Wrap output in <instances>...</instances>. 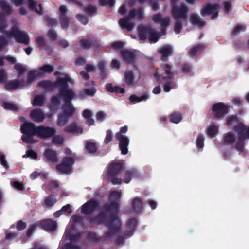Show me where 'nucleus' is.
I'll return each instance as SVG.
<instances>
[{"label": "nucleus", "instance_id": "nucleus-1", "mask_svg": "<svg viewBox=\"0 0 249 249\" xmlns=\"http://www.w3.org/2000/svg\"><path fill=\"white\" fill-rule=\"evenodd\" d=\"M68 82L72 83L71 78L68 76L59 79L55 86L61 89V93L59 96L53 97L52 99V103L53 105L58 103L60 99L64 100L65 102L62 108V112L58 119L57 124L59 126L64 125L68 122L69 118L72 116L76 111L75 107L71 103L74 93L71 90L67 89Z\"/></svg>", "mask_w": 249, "mask_h": 249}, {"label": "nucleus", "instance_id": "nucleus-2", "mask_svg": "<svg viewBox=\"0 0 249 249\" xmlns=\"http://www.w3.org/2000/svg\"><path fill=\"white\" fill-rule=\"evenodd\" d=\"M227 124L229 125L236 124L232 132H229L225 135L224 142L226 144H230L235 142L237 150L239 152L243 151L244 148V141L247 138H249V127L246 126L243 124L237 123V117L234 116L229 117Z\"/></svg>", "mask_w": 249, "mask_h": 249}, {"label": "nucleus", "instance_id": "nucleus-3", "mask_svg": "<svg viewBox=\"0 0 249 249\" xmlns=\"http://www.w3.org/2000/svg\"><path fill=\"white\" fill-rule=\"evenodd\" d=\"M21 131L23 134L22 141L26 143H33L35 142L33 136H36L43 138L49 137L55 133V130L49 127H36L33 123H27L21 125Z\"/></svg>", "mask_w": 249, "mask_h": 249}, {"label": "nucleus", "instance_id": "nucleus-4", "mask_svg": "<svg viewBox=\"0 0 249 249\" xmlns=\"http://www.w3.org/2000/svg\"><path fill=\"white\" fill-rule=\"evenodd\" d=\"M81 218L76 215L73 216L72 223L69 224L66 230L64 237L60 242V246L58 249H81L75 244L78 235L74 227L80 224Z\"/></svg>", "mask_w": 249, "mask_h": 249}, {"label": "nucleus", "instance_id": "nucleus-5", "mask_svg": "<svg viewBox=\"0 0 249 249\" xmlns=\"http://www.w3.org/2000/svg\"><path fill=\"white\" fill-rule=\"evenodd\" d=\"M163 71L160 73L157 71L154 74L155 78L159 83H163V90L165 92H169L176 86V83L172 80L174 74L171 71V67L168 64L162 66Z\"/></svg>", "mask_w": 249, "mask_h": 249}, {"label": "nucleus", "instance_id": "nucleus-6", "mask_svg": "<svg viewBox=\"0 0 249 249\" xmlns=\"http://www.w3.org/2000/svg\"><path fill=\"white\" fill-rule=\"evenodd\" d=\"M11 38H14L17 42L27 45L29 37L27 34L21 31L18 26L13 27L6 36H0V50L5 46Z\"/></svg>", "mask_w": 249, "mask_h": 249}, {"label": "nucleus", "instance_id": "nucleus-7", "mask_svg": "<svg viewBox=\"0 0 249 249\" xmlns=\"http://www.w3.org/2000/svg\"><path fill=\"white\" fill-rule=\"evenodd\" d=\"M65 156L60 163L56 166L57 170L62 173L69 174L71 172L74 162L75 156L69 148L65 149Z\"/></svg>", "mask_w": 249, "mask_h": 249}, {"label": "nucleus", "instance_id": "nucleus-8", "mask_svg": "<svg viewBox=\"0 0 249 249\" xmlns=\"http://www.w3.org/2000/svg\"><path fill=\"white\" fill-rule=\"evenodd\" d=\"M121 197V192L118 191H113L110 196V200L113 201L107 208L106 214L101 213L97 219L98 223H101L106 221V215L111 213L116 214L118 212V203L116 202Z\"/></svg>", "mask_w": 249, "mask_h": 249}, {"label": "nucleus", "instance_id": "nucleus-9", "mask_svg": "<svg viewBox=\"0 0 249 249\" xmlns=\"http://www.w3.org/2000/svg\"><path fill=\"white\" fill-rule=\"evenodd\" d=\"M186 13V9L184 5H181L179 7H174L173 8V15L176 20L174 31L176 34L180 32L182 28L181 22L185 18Z\"/></svg>", "mask_w": 249, "mask_h": 249}, {"label": "nucleus", "instance_id": "nucleus-10", "mask_svg": "<svg viewBox=\"0 0 249 249\" xmlns=\"http://www.w3.org/2000/svg\"><path fill=\"white\" fill-rule=\"evenodd\" d=\"M128 130V127L126 126L120 128V131L116 133V138L119 141V148L122 154L125 155L128 152L127 147L129 144V139L122 134L125 133Z\"/></svg>", "mask_w": 249, "mask_h": 249}, {"label": "nucleus", "instance_id": "nucleus-11", "mask_svg": "<svg viewBox=\"0 0 249 249\" xmlns=\"http://www.w3.org/2000/svg\"><path fill=\"white\" fill-rule=\"evenodd\" d=\"M143 15V12L142 9H138L134 11H131L128 17L123 18L120 20V26L123 28L126 29L128 31H130L133 28V23L131 22V18L133 17L140 19Z\"/></svg>", "mask_w": 249, "mask_h": 249}, {"label": "nucleus", "instance_id": "nucleus-12", "mask_svg": "<svg viewBox=\"0 0 249 249\" xmlns=\"http://www.w3.org/2000/svg\"><path fill=\"white\" fill-rule=\"evenodd\" d=\"M138 32L141 39L144 40L148 38L151 43L156 42L160 37L152 29L148 27H141L139 28Z\"/></svg>", "mask_w": 249, "mask_h": 249}, {"label": "nucleus", "instance_id": "nucleus-13", "mask_svg": "<svg viewBox=\"0 0 249 249\" xmlns=\"http://www.w3.org/2000/svg\"><path fill=\"white\" fill-rule=\"evenodd\" d=\"M140 77V72L138 68L132 66L124 71V81L125 85L130 86L134 84L136 78Z\"/></svg>", "mask_w": 249, "mask_h": 249}, {"label": "nucleus", "instance_id": "nucleus-14", "mask_svg": "<svg viewBox=\"0 0 249 249\" xmlns=\"http://www.w3.org/2000/svg\"><path fill=\"white\" fill-rule=\"evenodd\" d=\"M107 225L108 227V232L107 236L110 237L111 234L117 232L119 230L121 223L119 219L116 215H111L110 217L107 221Z\"/></svg>", "mask_w": 249, "mask_h": 249}, {"label": "nucleus", "instance_id": "nucleus-15", "mask_svg": "<svg viewBox=\"0 0 249 249\" xmlns=\"http://www.w3.org/2000/svg\"><path fill=\"white\" fill-rule=\"evenodd\" d=\"M121 169V165L120 164L114 163H111L108 167L107 176L113 184H119L122 182L120 178L115 177Z\"/></svg>", "mask_w": 249, "mask_h": 249}, {"label": "nucleus", "instance_id": "nucleus-16", "mask_svg": "<svg viewBox=\"0 0 249 249\" xmlns=\"http://www.w3.org/2000/svg\"><path fill=\"white\" fill-rule=\"evenodd\" d=\"M212 109L214 117L218 119L223 117L228 113V107L220 102L213 105Z\"/></svg>", "mask_w": 249, "mask_h": 249}, {"label": "nucleus", "instance_id": "nucleus-17", "mask_svg": "<svg viewBox=\"0 0 249 249\" xmlns=\"http://www.w3.org/2000/svg\"><path fill=\"white\" fill-rule=\"evenodd\" d=\"M53 67L50 65H44L39 70V71H31L28 75L29 82L34 80L40 74L49 73L53 71Z\"/></svg>", "mask_w": 249, "mask_h": 249}, {"label": "nucleus", "instance_id": "nucleus-18", "mask_svg": "<svg viewBox=\"0 0 249 249\" xmlns=\"http://www.w3.org/2000/svg\"><path fill=\"white\" fill-rule=\"evenodd\" d=\"M0 9L5 13L10 14L11 9L4 0H0ZM7 27L5 21L0 17V32H2Z\"/></svg>", "mask_w": 249, "mask_h": 249}, {"label": "nucleus", "instance_id": "nucleus-19", "mask_svg": "<svg viewBox=\"0 0 249 249\" xmlns=\"http://www.w3.org/2000/svg\"><path fill=\"white\" fill-rule=\"evenodd\" d=\"M218 6L216 4H207L201 10L202 15H212V19L217 17L218 15Z\"/></svg>", "mask_w": 249, "mask_h": 249}, {"label": "nucleus", "instance_id": "nucleus-20", "mask_svg": "<svg viewBox=\"0 0 249 249\" xmlns=\"http://www.w3.org/2000/svg\"><path fill=\"white\" fill-rule=\"evenodd\" d=\"M43 155L46 160L50 162L55 163L59 159L56 152L52 149H47Z\"/></svg>", "mask_w": 249, "mask_h": 249}, {"label": "nucleus", "instance_id": "nucleus-21", "mask_svg": "<svg viewBox=\"0 0 249 249\" xmlns=\"http://www.w3.org/2000/svg\"><path fill=\"white\" fill-rule=\"evenodd\" d=\"M98 206V202L95 200L90 201L82 206L81 212L84 214H88Z\"/></svg>", "mask_w": 249, "mask_h": 249}, {"label": "nucleus", "instance_id": "nucleus-22", "mask_svg": "<svg viewBox=\"0 0 249 249\" xmlns=\"http://www.w3.org/2000/svg\"><path fill=\"white\" fill-rule=\"evenodd\" d=\"M41 227L47 231H54L57 227L56 222L50 219L44 220L41 222Z\"/></svg>", "mask_w": 249, "mask_h": 249}, {"label": "nucleus", "instance_id": "nucleus-23", "mask_svg": "<svg viewBox=\"0 0 249 249\" xmlns=\"http://www.w3.org/2000/svg\"><path fill=\"white\" fill-rule=\"evenodd\" d=\"M173 48L171 45H168L162 47L159 50V53L161 54L162 59L165 60L172 53Z\"/></svg>", "mask_w": 249, "mask_h": 249}, {"label": "nucleus", "instance_id": "nucleus-24", "mask_svg": "<svg viewBox=\"0 0 249 249\" xmlns=\"http://www.w3.org/2000/svg\"><path fill=\"white\" fill-rule=\"evenodd\" d=\"M136 51H130L124 50L121 53V55L127 63H131L135 58Z\"/></svg>", "mask_w": 249, "mask_h": 249}, {"label": "nucleus", "instance_id": "nucleus-25", "mask_svg": "<svg viewBox=\"0 0 249 249\" xmlns=\"http://www.w3.org/2000/svg\"><path fill=\"white\" fill-rule=\"evenodd\" d=\"M153 20L156 23H160L161 26L163 29L167 27L169 25L170 21V19L169 18H165L162 19L161 15L160 14H157L155 15L153 17Z\"/></svg>", "mask_w": 249, "mask_h": 249}, {"label": "nucleus", "instance_id": "nucleus-26", "mask_svg": "<svg viewBox=\"0 0 249 249\" xmlns=\"http://www.w3.org/2000/svg\"><path fill=\"white\" fill-rule=\"evenodd\" d=\"M32 119L36 122H42L44 119V115L40 109H35L30 114Z\"/></svg>", "mask_w": 249, "mask_h": 249}, {"label": "nucleus", "instance_id": "nucleus-27", "mask_svg": "<svg viewBox=\"0 0 249 249\" xmlns=\"http://www.w3.org/2000/svg\"><path fill=\"white\" fill-rule=\"evenodd\" d=\"M60 18L61 20V26L63 28H67L68 26V20L65 18V12L66 11V7L64 5H62L60 7Z\"/></svg>", "mask_w": 249, "mask_h": 249}, {"label": "nucleus", "instance_id": "nucleus-28", "mask_svg": "<svg viewBox=\"0 0 249 249\" xmlns=\"http://www.w3.org/2000/svg\"><path fill=\"white\" fill-rule=\"evenodd\" d=\"M65 131L73 134L81 133L83 131L82 129L77 125L75 123H72L67 126L65 128Z\"/></svg>", "mask_w": 249, "mask_h": 249}, {"label": "nucleus", "instance_id": "nucleus-29", "mask_svg": "<svg viewBox=\"0 0 249 249\" xmlns=\"http://www.w3.org/2000/svg\"><path fill=\"white\" fill-rule=\"evenodd\" d=\"M149 98L150 95L147 93H144L140 97L132 95L129 97V101L131 103H137L142 101H145Z\"/></svg>", "mask_w": 249, "mask_h": 249}, {"label": "nucleus", "instance_id": "nucleus-30", "mask_svg": "<svg viewBox=\"0 0 249 249\" xmlns=\"http://www.w3.org/2000/svg\"><path fill=\"white\" fill-rule=\"evenodd\" d=\"M29 7L32 10H34L37 13L40 14L42 12V7L40 4L37 5V3L34 0H29Z\"/></svg>", "mask_w": 249, "mask_h": 249}, {"label": "nucleus", "instance_id": "nucleus-31", "mask_svg": "<svg viewBox=\"0 0 249 249\" xmlns=\"http://www.w3.org/2000/svg\"><path fill=\"white\" fill-rule=\"evenodd\" d=\"M91 111L89 109H85L83 112V116L86 119V123L89 125L94 124V120L91 118Z\"/></svg>", "mask_w": 249, "mask_h": 249}, {"label": "nucleus", "instance_id": "nucleus-32", "mask_svg": "<svg viewBox=\"0 0 249 249\" xmlns=\"http://www.w3.org/2000/svg\"><path fill=\"white\" fill-rule=\"evenodd\" d=\"M132 208L135 213H139L141 211L142 208V203L141 199L135 198L132 204Z\"/></svg>", "mask_w": 249, "mask_h": 249}, {"label": "nucleus", "instance_id": "nucleus-33", "mask_svg": "<svg viewBox=\"0 0 249 249\" xmlns=\"http://www.w3.org/2000/svg\"><path fill=\"white\" fill-rule=\"evenodd\" d=\"M218 130L219 127L217 126L211 125L207 128V134L211 138H213L218 133Z\"/></svg>", "mask_w": 249, "mask_h": 249}, {"label": "nucleus", "instance_id": "nucleus-34", "mask_svg": "<svg viewBox=\"0 0 249 249\" xmlns=\"http://www.w3.org/2000/svg\"><path fill=\"white\" fill-rule=\"evenodd\" d=\"M190 20L193 24L197 25L199 27H202L204 25V22L200 20L197 15H192L190 17Z\"/></svg>", "mask_w": 249, "mask_h": 249}, {"label": "nucleus", "instance_id": "nucleus-35", "mask_svg": "<svg viewBox=\"0 0 249 249\" xmlns=\"http://www.w3.org/2000/svg\"><path fill=\"white\" fill-rule=\"evenodd\" d=\"M182 119V115L178 112H175L171 114L170 120V121L174 123L178 124L179 123Z\"/></svg>", "mask_w": 249, "mask_h": 249}, {"label": "nucleus", "instance_id": "nucleus-36", "mask_svg": "<svg viewBox=\"0 0 249 249\" xmlns=\"http://www.w3.org/2000/svg\"><path fill=\"white\" fill-rule=\"evenodd\" d=\"M203 50V47L202 45H197L190 48V55L191 56H195L197 55Z\"/></svg>", "mask_w": 249, "mask_h": 249}, {"label": "nucleus", "instance_id": "nucleus-37", "mask_svg": "<svg viewBox=\"0 0 249 249\" xmlns=\"http://www.w3.org/2000/svg\"><path fill=\"white\" fill-rule=\"evenodd\" d=\"M85 148L86 150L90 153H94L97 150V146L94 142H88L86 144Z\"/></svg>", "mask_w": 249, "mask_h": 249}, {"label": "nucleus", "instance_id": "nucleus-38", "mask_svg": "<svg viewBox=\"0 0 249 249\" xmlns=\"http://www.w3.org/2000/svg\"><path fill=\"white\" fill-rule=\"evenodd\" d=\"M45 102V98L43 96H36L32 102L34 106H41Z\"/></svg>", "mask_w": 249, "mask_h": 249}, {"label": "nucleus", "instance_id": "nucleus-39", "mask_svg": "<svg viewBox=\"0 0 249 249\" xmlns=\"http://www.w3.org/2000/svg\"><path fill=\"white\" fill-rule=\"evenodd\" d=\"M56 202L55 197L53 196H49L44 200V205L48 207H52Z\"/></svg>", "mask_w": 249, "mask_h": 249}, {"label": "nucleus", "instance_id": "nucleus-40", "mask_svg": "<svg viewBox=\"0 0 249 249\" xmlns=\"http://www.w3.org/2000/svg\"><path fill=\"white\" fill-rule=\"evenodd\" d=\"M21 85L18 81H9L6 84L7 88L8 89H15ZM24 84H22V85H24Z\"/></svg>", "mask_w": 249, "mask_h": 249}, {"label": "nucleus", "instance_id": "nucleus-41", "mask_svg": "<svg viewBox=\"0 0 249 249\" xmlns=\"http://www.w3.org/2000/svg\"><path fill=\"white\" fill-rule=\"evenodd\" d=\"M15 69L17 72L20 75H22L23 73L27 71V69L25 66L20 63H17L15 65Z\"/></svg>", "mask_w": 249, "mask_h": 249}, {"label": "nucleus", "instance_id": "nucleus-42", "mask_svg": "<svg viewBox=\"0 0 249 249\" xmlns=\"http://www.w3.org/2000/svg\"><path fill=\"white\" fill-rule=\"evenodd\" d=\"M23 158L30 157L33 159H36L37 158V153L33 150H29L26 152V154L23 155Z\"/></svg>", "mask_w": 249, "mask_h": 249}, {"label": "nucleus", "instance_id": "nucleus-43", "mask_svg": "<svg viewBox=\"0 0 249 249\" xmlns=\"http://www.w3.org/2000/svg\"><path fill=\"white\" fill-rule=\"evenodd\" d=\"M204 137L202 135H199L196 140V146L199 148H202L204 146Z\"/></svg>", "mask_w": 249, "mask_h": 249}, {"label": "nucleus", "instance_id": "nucleus-44", "mask_svg": "<svg viewBox=\"0 0 249 249\" xmlns=\"http://www.w3.org/2000/svg\"><path fill=\"white\" fill-rule=\"evenodd\" d=\"M137 225V220L133 218L131 219L127 223V227L132 232Z\"/></svg>", "mask_w": 249, "mask_h": 249}, {"label": "nucleus", "instance_id": "nucleus-45", "mask_svg": "<svg viewBox=\"0 0 249 249\" xmlns=\"http://www.w3.org/2000/svg\"><path fill=\"white\" fill-rule=\"evenodd\" d=\"M3 107L6 109L11 110H16L17 109V107L16 105L9 102H5L3 104Z\"/></svg>", "mask_w": 249, "mask_h": 249}, {"label": "nucleus", "instance_id": "nucleus-46", "mask_svg": "<svg viewBox=\"0 0 249 249\" xmlns=\"http://www.w3.org/2000/svg\"><path fill=\"white\" fill-rule=\"evenodd\" d=\"M64 137L62 136L56 135L53 137V142L56 144H61L63 142Z\"/></svg>", "mask_w": 249, "mask_h": 249}, {"label": "nucleus", "instance_id": "nucleus-47", "mask_svg": "<svg viewBox=\"0 0 249 249\" xmlns=\"http://www.w3.org/2000/svg\"><path fill=\"white\" fill-rule=\"evenodd\" d=\"M134 173V171H128L126 173V174L124 175V181L125 183H129L131 180V176H132Z\"/></svg>", "mask_w": 249, "mask_h": 249}, {"label": "nucleus", "instance_id": "nucleus-48", "mask_svg": "<svg viewBox=\"0 0 249 249\" xmlns=\"http://www.w3.org/2000/svg\"><path fill=\"white\" fill-rule=\"evenodd\" d=\"M106 117V114L103 111H99L97 113L96 115V120L99 122L103 121Z\"/></svg>", "mask_w": 249, "mask_h": 249}, {"label": "nucleus", "instance_id": "nucleus-49", "mask_svg": "<svg viewBox=\"0 0 249 249\" xmlns=\"http://www.w3.org/2000/svg\"><path fill=\"white\" fill-rule=\"evenodd\" d=\"M58 185L57 183L54 181H50L48 183H46L44 185L45 189H47L48 190H50L53 189V188H55L57 187Z\"/></svg>", "mask_w": 249, "mask_h": 249}, {"label": "nucleus", "instance_id": "nucleus-50", "mask_svg": "<svg viewBox=\"0 0 249 249\" xmlns=\"http://www.w3.org/2000/svg\"><path fill=\"white\" fill-rule=\"evenodd\" d=\"M11 185L18 190H23L24 189L23 184L19 182L15 181L12 182Z\"/></svg>", "mask_w": 249, "mask_h": 249}, {"label": "nucleus", "instance_id": "nucleus-51", "mask_svg": "<svg viewBox=\"0 0 249 249\" xmlns=\"http://www.w3.org/2000/svg\"><path fill=\"white\" fill-rule=\"evenodd\" d=\"M0 163L5 168H7L8 166L5 160V157L2 152H0Z\"/></svg>", "mask_w": 249, "mask_h": 249}, {"label": "nucleus", "instance_id": "nucleus-52", "mask_svg": "<svg viewBox=\"0 0 249 249\" xmlns=\"http://www.w3.org/2000/svg\"><path fill=\"white\" fill-rule=\"evenodd\" d=\"M83 92L85 95H89L92 96L94 95L95 93V90L94 89L92 88L91 89H85L83 91Z\"/></svg>", "mask_w": 249, "mask_h": 249}, {"label": "nucleus", "instance_id": "nucleus-53", "mask_svg": "<svg viewBox=\"0 0 249 249\" xmlns=\"http://www.w3.org/2000/svg\"><path fill=\"white\" fill-rule=\"evenodd\" d=\"M112 132L110 130L107 131L106 133V136L105 139V142L106 143H109L112 140Z\"/></svg>", "mask_w": 249, "mask_h": 249}, {"label": "nucleus", "instance_id": "nucleus-54", "mask_svg": "<svg viewBox=\"0 0 249 249\" xmlns=\"http://www.w3.org/2000/svg\"><path fill=\"white\" fill-rule=\"evenodd\" d=\"M26 226V224L25 222L19 221L17 224L16 228L18 230L20 231L25 229Z\"/></svg>", "mask_w": 249, "mask_h": 249}, {"label": "nucleus", "instance_id": "nucleus-55", "mask_svg": "<svg viewBox=\"0 0 249 249\" xmlns=\"http://www.w3.org/2000/svg\"><path fill=\"white\" fill-rule=\"evenodd\" d=\"M124 43L121 42H113L111 45V47L113 49H118L123 48Z\"/></svg>", "mask_w": 249, "mask_h": 249}, {"label": "nucleus", "instance_id": "nucleus-56", "mask_svg": "<svg viewBox=\"0 0 249 249\" xmlns=\"http://www.w3.org/2000/svg\"><path fill=\"white\" fill-rule=\"evenodd\" d=\"M51 85V83L48 81H42L39 82V86L45 89L49 88Z\"/></svg>", "mask_w": 249, "mask_h": 249}, {"label": "nucleus", "instance_id": "nucleus-57", "mask_svg": "<svg viewBox=\"0 0 249 249\" xmlns=\"http://www.w3.org/2000/svg\"><path fill=\"white\" fill-rule=\"evenodd\" d=\"M244 26L243 25H238L236 26L233 30V34L234 35L237 34V33H239L240 32L244 30Z\"/></svg>", "mask_w": 249, "mask_h": 249}, {"label": "nucleus", "instance_id": "nucleus-58", "mask_svg": "<svg viewBox=\"0 0 249 249\" xmlns=\"http://www.w3.org/2000/svg\"><path fill=\"white\" fill-rule=\"evenodd\" d=\"M77 19L80 21L82 24H86L88 23V19L87 18L80 15H78L77 16Z\"/></svg>", "mask_w": 249, "mask_h": 249}, {"label": "nucleus", "instance_id": "nucleus-59", "mask_svg": "<svg viewBox=\"0 0 249 249\" xmlns=\"http://www.w3.org/2000/svg\"><path fill=\"white\" fill-rule=\"evenodd\" d=\"M120 62L117 59H113L112 60L111 66L113 68H119L120 67Z\"/></svg>", "mask_w": 249, "mask_h": 249}, {"label": "nucleus", "instance_id": "nucleus-60", "mask_svg": "<svg viewBox=\"0 0 249 249\" xmlns=\"http://www.w3.org/2000/svg\"><path fill=\"white\" fill-rule=\"evenodd\" d=\"M224 10L226 11H229L231 9V4L230 1H225L224 4Z\"/></svg>", "mask_w": 249, "mask_h": 249}, {"label": "nucleus", "instance_id": "nucleus-61", "mask_svg": "<svg viewBox=\"0 0 249 249\" xmlns=\"http://www.w3.org/2000/svg\"><path fill=\"white\" fill-rule=\"evenodd\" d=\"M85 63V60L82 57H78L75 61V64L77 66L83 65Z\"/></svg>", "mask_w": 249, "mask_h": 249}, {"label": "nucleus", "instance_id": "nucleus-62", "mask_svg": "<svg viewBox=\"0 0 249 249\" xmlns=\"http://www.w3.org/2000/svg\"><path fill=\"white\" fill-rule=\"evenodd\" d=\"M6 78L5 72L3 70H0V83L3 82Z\"/></svg>", "mask_w": 249, "mask_h": 249}, {"label": "nucleus", "instance_id": "nucleus-63", "mask_svg": "<svg viewBox=\"0 0 249 249\" xmlns=\"http://www.w3.org/2000/svg\"><path fill=\"white\" fill-rule=\"evenodd\" d=\"M182 71L185 73H189L192 71V68L188 65H184L182 66Z\"/></svg>", "mask_w": 249, "mask_h": 249}, {"label": "nucleus", "instance_id": "nucleus-64", "mask_svg": "<svg viewBox=\"0 0 249 249\" xmlns=\"http://www.w3.org/2000/svg\"><path fill=\"white\" fill-rule=\"evenodd\" d=\"M161 90L160 86H157L155 87L152 90V93L154 94H158L160 93Z\"/></svg>", "mask_w": 249, "mask_h": 249}]
</instances>
